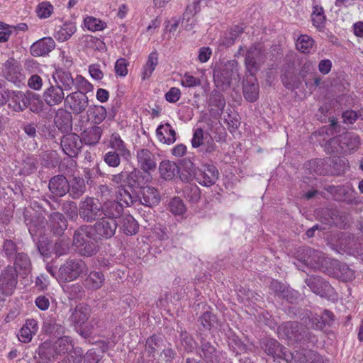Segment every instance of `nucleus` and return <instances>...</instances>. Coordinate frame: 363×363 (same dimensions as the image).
<instances>
[{
	"mask_svg": "<svg viewBox=\"0 0 363 363\" xmlns=\"http://www.w3.org/2000/svg\"><path fill=\"white\" fill-rule=\"evenodd\" d=\"M138 199V205L142 204L151 208L160 203V195L157 189L146 186L141 188Z\"/></svg>",
	"mask_w": 363,
	"mask_h": 363,
	"instance_id": "17",
	"label": "nucleus"
},
{
	"mask_svg": "<svg viewBox=\"0 0 363 363\" xmlns=\"http://www.w3.org/2000/svg\"><path fill=\"white\" fill-rule=\"evenodd\" d=\"M326 17L323 8L319 5L314 4L311 13V21L313 25L319 30H322L325 25Z\"/></svg>",
	"mask_w": 363,
	"mask_h": 363,
	"instance_id": "35",
	"label": "nucleus"
},
{
	"mask_svg": "<svg viewBox=\"0 0 363 363\" xmlns=\"http://www.w3.org/2000/svg\"><path fill=\"white\" fill-rule=\"evenodd\" d=\"M209 134L204 133L201 128H197L194 130L193 138L191 139V145L194 148L201 147L205 143L206 136Z\"/></svg>",
	"mask_w": 363,
	"mask_h": 363,
	"instance_id": "56",
	"label": "nucleus"
},
{
	"mask_svg": "<svg viewBox=\"0 0 363 363\" xmlns=\"http://www.w3.org/2000/svg\"><path fill=\"white\" fill-rule=\"evenodd\" d=\"M38 330V322L34 319H28L18 334V340L24 343L30 342Z\"/></svg>",
	"mask_w": 363,
	"mask_h": 363,
	"instance_id": "25",
	"label": "nucleus"
},
{
	"mask_svg": "<svg viewBox=\"0 0 363 363\" xmlns=\"http://www.w3.org/2000/svg\"><path fill=\"white\" fill-rule=\"evenodd\" d=\"M158 140L167 145H171L176 141V133L169 123L160 125L156 130Z\"/></svg>",
	"mask_w": 363,
	"mask_h": 363,
	"instance_id": "28",
	"label": "nucleus"
},
{
	"mask_svg": "<svg viewBox=\"0 0 363 363\" xmlns=\"http://www.w3.org/2000/svg\"><path fill=\"white\" fill-rule=\"evenodd\" d=\"M91 226L99 238L108 239L115 235L118 223L115 219L102 217Z\"/></svg>",
	"mask_w": 363,
	"mask_h": 363,
	"instance_id": "12",
	"label": "nucleus"
},
{
	"mask_svg": "<svg viewBox=\"0 0 363 363\" xmlns=\"http://www.w3.org/2000/svg\"><path fill=\"white\" fill-rule=\"evenodd\" d=\"M122 229L126 235H135L138 230V225L132 216L127 215L123 218Z\"/></svg>",
	"mask_w": 363,
	"mask_h": 363,
	"instance_id": "43",
	"label": "nucleus"
},
{
	"mask_svg": "<svg viewBox=\"0 0 363 363\" xmlns=\"http://www.w3.org/2000/svg\"><path fill=\"white\" fill-rule=\"evenodd\" d=\"M243 95L249 102H254L258 99L259 84L255 76L246 77L243 83Z\"/></svg>",
	"mask_w": 363,
	"mask_h": 363,
	"instance_id": "23",
	"label": "nucleus"
},
{
	"mask_svg": "<svg viewBox=\"0 0 363 363\" xmlns=\"http://www.w3.org/2000/svg\"><path fill=\"white\" fill-rule=\"evenodd\" d=\"M261 347L267 355L272 356L274 360L285 359L287 351L277 340L265 338L261 342Z\"/></svg>",
	"mask_w": 363,
	"mask_h": 363,
	"instance_id": "15",
	"label": "nucleus"
},
{
	"mask_svg": "<svg viewBox=\"0 0 363 363\" xmlns=\"http://www.w3.org/2000/svg\"><path fill=\"white\" fill-rule=\"evenodd\" d=\"M7 102L9 108L17 113L23 112L29 108L32 112L38 113L42 111L43 107L40 95L30 90L26 92L9 91Z\"/></svg>",
	"mask_w": 363,
	"mask_h": 363,
	"instance_id": "1",
	"label": "nucleus"
},
{
	"mask_svg": "<svg viewBox=\"0 0 363 363\" xmlns=\"http://www.w3.org/2000/svg\"><path fill=\"white\" fill-rule=\"evenodd\" d=\"M121 155L116 151L111 150L103 156L104 162L110 167L116 168L121 164Z\"/></svg>",
	"mask_w": 363,
	"mask_h": 363,
	"instance_id": "52",
	"label": "nucleus"
},
{
	"mask_svg": "<svg viewBox=\"0 0 363 363\" xmlns=\"http://www.w3.org/2000/svg\"><path fill=\"white\" fill-rule=\"evenodd\" d=\"M130 192L126 187L119 188L117 194V199L123 206H130L132 205H138V196H135L133 189Z\"/></svg>",
	"mask_w": 363,
	"mask_h": 363,
	"instance_id": "36",
	"label": "nucleus"
},
{
	"mask_svg": "<svg viewBox=\"0 0 363 363\" xmlns=\"http://www.w3.org/2000/svg\"><path fill=\"white\" fill-rule=\"evenodd\" d=\"M65 214L72 220H76L79 215V208L74 201H67L63 204Z\"/></svg>",
	"mask_w": 363,
	"mask_h": 363,
	"instance_id": "54",
	"label": "nucleus"
},
{
	"mask_svg": "<svg viewBox=\"0 0 363 363\" xmlns=\"http://www.w3.org/2000/svg\"><path fill=\"white\" fill-rule=\"evenodd\" d=\"M128 63L125 58H119L115 63L114 69L117 75L125 77L128 74Z\"/></svg>",
	"mask_w": 363,
	"mask_h": 363,
	"instance_id": "61",
	"label": "nucleus"
},
{
	"mask_svg": "<svg viewBox=\"0 0 363 363\" xmlns=\"http://www.w3.org/2000/svg\"><path fill=\"white\" fill-rule=\"evenodd\" d=\"M136 159L138 166L145 173L150 174L157 168V160L154 153L147 149H140L137 151Z\"/></svg>",
	"mask_w": 363,
	"mask_h": 363,
	"instance_id": "13",
	"label": "nucleus"
},
{
	"mask_svg": "<svg viewBox=\"0 0 363 363\" xmlns=\"http://www.w3.org/2000/svg\"><path fill=\"white\" fill-rule=\"evenodd\" d=\"M76 89L77 91L67 95L64 101V105L65 107L69 108L74 114H79L84 111L88 107L89 99L86 94L91 90Z\"/></svg>",
	"mask_w": 363,
	"mask_h": 363,
	"instance_id": "7",
	"label": "nucleus"
},
{
	"mask_svg": "<svg viewBox=\"0 0 363 363\" xmlns=\"http://www.w3.org/2000/svg\"><path fill=\"white\" fill-rule=\"evenodd\" d=\"M91 309L84 303L77 305L70 316L71 321L76 326H81L86 322L90 316Z\"/></svg>",
	"mask_w": 363,
	"mask_h": 363,
	"instance_id": "27",
	"label": "nucleus"
},
{
	"mask_svg": "<svg viewBox=\"0 0 363 363\" xmlns=\"http://www.w3.org/2000/svg\"><path fill=\"white\" fill-rule=\"evenodd\" d=\"M86 191L84 181L81 177H74L70 184L69 195L73 199H79Z\"/></svg>",
	"mask_w": 363,
	"mask_h": 363,
	"instance_id": "38",
	"label": "nucleus"
},
{
	"mask_svg": "<svg viewBox=\"0 0 363 363\" xmlns=\"http://www.w3.org/2000/svg\"><path fill=\"white\" fill-rule=\"evenodd\" d=\"M113 184L118 186L120 188L125 187L127 184L126 171L123 170L119 173L112 174L110 178Z\"/></svg>",
	"mask_w": 363,
	"mask_h": 363,
	"instance_id": "62",
	"label": "nucleus"
},
{
	"mask_svg": "<svg viewBox=\"0 0 363 363\" xmlns=\"http://www.w3.org/2000/svg\"><path fill=\"white\" fill-rule=\"evenodd\" d=\"M102 129L99 126L94 125L84 130L82 133V141L87 145H95L101 139Z\"/></svg>",
	"mask_w": 363,
	"mask_h": 363,
	"instance_id": "32",
	"label": "nucleus"
},
{
	"mask_svg": "<svg viewBox=\"0 0 363 363\" xmlns=\"http://www.w3.org/2000/svg\"><path fill=\"white\" fill-rule=\"evenodd\" d=\"M102 206L100 202L93 197H86L79 204V216L83 221L92 223L101 215Z\"/></svg>",
	"mask_w": 363,
	"mask_h": 363,
	"instance_id": "6",
	"label": "nucleus"
},
{
	"mask_svg": "<svg viewBox=\"0 0 363 363\" xmlns=\"http://www.w3.org/2000/svg\"><path fill=\"white\" fill-rule=\"evenodd\" d=\"M340 136L334 137L328 140L325 144V150L328 154L339 153L342 151Z\"/></svg>",
	"mask_w": 363,
	"mask_h": 363,
	"instance_id": "53",
	"label": "nucleus"
},
{
	"mask_svg": "<svg viewBox=\"0 0 363 363\" xmlns=\"http://www.w3.org/2000/svg\"><path fill=\"white\" fill-rule=\"evenodd\" d=\"M183 193L185 198L190 202L196 203L200 200L201 191L195 184H186L184 188Z\"/></svg>",
	"mask_w": 363,
	"mask_h": 363,
	"instance_id": "42",
	"label": "nucleus"
},
{
	"mask_svg": "<svg viewBox=\"0 0 363 363\" xmlns=\"http://www.w3.org/2000/svg\"><path fill=\"white\" fill-rule=\"evenodd\" d=\"M181 345L184 350L187 352H191L194 348V341L191 336H190L186 331H181Z\"/></svg>",
	"mask_w": 363,
	"mask_h": 363,
	"instance_id": "58",
	"label": "nucleus"
},
{
	"mask_svg": "<svg viewBox=\"0 0 363 363\" xmlns=\"http://www.w3.org/2000/svg\"><path fill=\"white\" fill-rule=\"evenodd\" d=\"M284 360L288 363H323L321 357L317 352L303 349L294 352H287Z\"/></svg>",
	"mask_w": 363,
	"mask_h": 363,
	"instance_id": "10",
	"label": "nucleus"
},
{
	"mask_svg": "<svg viewBox=\"0 0 363 363\" xmlns=\"http://www.w3.org/2000/svg\"><path fill=\"white\" fill-rule=\"evenodd\" d=\"M101 206V214L103 213L105 216L104 217L116 220L121 216L123 211V203L118 201H106Z\"/></svg>",
	"mask_w": 363,
	"mask_h": 363,
	"instance_id": "26",
	"label": "nucleus"
},
{
	"mask_svg": "<svg viewBox=\"0 0 363 363\" xmlns=\"http://www.w3.org/2000/svg\"><path fill=\"white\" fill-rule=\"evenodd\" d=\"M84 27L91 31H99L104 30L106 23L101 20L93 16H87L84 20Z\"/></svg>",
	"mask_w": 363,
	"mask_h": 363,
	"instance_id": "46",
	"label": "nucleus"
},
{
	"mask_svg": "<svg viewBox=\"0 0 363 363\" xmlns=\"http://www.w3.org/2000/svg\"><path fill=\"white\" fill-rule=\"evenodd\" d=\"M296 46L303 53L315 52L316 49L314 40L308 35H301L296 40Z\"/></svg>",
	"mask_w": 363,
	"mask_h": 363,
	"instance_id": "34",
	"label": "nucleus"
},
{
	"mask_svg": "<svg viewBox=\"0 0 363 363\" xmlns=\"http://www.w3.org/2000/svg\"><path fill=\"white\" fill-rule=\"evenodd\" d=\"M53 6L48 1L40 3L35 9L37 16L40 18H48L53 13Z\"/></svg>",
	"mask_w": 363,
	"mask_h": 363,
	"instance_id": "51",
	"label": "nucleus"
},
{
	"mask_svg": "<svg viewBox=\"0 0 363 363\" xmlns=\"http://www.w3.org/2000/svg\"><path fill=\"white\" fill-rule=\"evenodd\" d=\"M105 277L101 272L91 271L84 281V286L88 290L96 291L102 287Z\"/></svg>",
	"mask_w": 363,
	"mask_h": 363,
	"instance_id": "29",
	"label": "nucleus"
},
{
	"mask_svg": "<svg viewBox=\"0 0 363 363\" xmlns=\"http://www.w3.org/2000/svg\"><path fill=\"white\" fill-rule=\"evenodd\" d=\"M278 335L280 338L299 342L306 337L307 331L301 323L286 322L279 326Z\"/></svg>",
	"mask_w": 363,
	"mask_h": 363,
	"instance_id": "8",
	"label": "nucleus"
},
{
	"mask_svg": "<svg viewBox=\"0 0 363 363\" xmlns=\"http://www.w3.org/2000/svg\"><path fill=\"white\" fill-rule=\"evenodd\" d=\"M159 172L164 179L171 180L179 172V167L174 162L164 160L160 164Z\"/></svg>",
	"mask_w": 363,
	"mask_h": 363,
	"instance_id": "33",
	"label": "nucleus"
},
{
	"mask_svg": "<svg viewBox=\"0 0 363 363\" xmlns=\"http://www.w3.org/2000/svg\"><path fill=\"white\" fill-rule=\"evenodd\" d=\"M48 225L54 234L60 235L67 229L65 217L59 212H53L49 216Z\"/></svg>",
	"mask_w": 363,
	"mask_h": 363,
	"instance_id": "24",
	"label": "nucleus"
},
{
	"mask_svg": "<svg viewBox=\"0 0 363 363\" xmlns=\"http://www.w3.org/2000/svg\"><path fill=\"white\" fill-rule=\"evenodd\" d=\"M91 115L93 121L96 124H99L106 118V110L104 106H96L93 109Z\"/></svg>",
	"mask_w": 363,
	"mask_h": 363,
	"instance_id": "60",
	"label": "nucleus"
},
{
	"mask_svg": "<svg viewBox=\"0 0 363 363\" xmlns=\"http://www.w3.org/2000/svg\"><path fill=\"white\" fill-rule=\"evenodd\" d=\"M208 104L222 111L225 106V101L223 96L218 91H213L210 95Z\"/></svg>",
	"mask_w": 363,
	"mask_h": 363,
	"instance_id": "55",
	"label": "nucleus"
},
{
	"mask_svg": "<svg viewBox=\"0 0 363 363\" xmlns=\"http://www.w3.org/2000/svg\"><path fill=\"white\" fill-rule=\"evenodd\" d=\"M305 282L313 293L320 296H324L331 288L329 283L320 277H310Z\"/></svg>",
	"mask_w": 363,
	"mask_h": 363,
	"instance_id": "21",
	"label": "nucleus"
},
{
	"mask_svg": "<svg viewBox=\"0 0 363 363\" xmlns=\"http://www.w3.org/2000/svg\"><path fill=\"white\" fill-rule=\"evenodd\" d=\"M52 79L56 85L62 90L68 91L73 88L84 90H93V86L84 77L77 74L73 77L71 72L62 69H56L52 74Z\"/></svg>",
	"mask_w": 363,
	"mask_h": 363,
	"instance_id": "3",
	"label": "nucleus"
},
{
	"mask_svg": "<svg viewBox=\"0 0 363 363\" xmlns=\"http://www.w3.org/2000/svg\"><path fill=\"white\" fill-rule=\"evenodd\" d=\"M168 209L174 215L182 216L186 211V207L179 197H174L170 199L168 204Z\"/></svg>",
	"mask_w": 363,
	"mask_h": 363,
	"instance_id": "45",
	"label": "nucleus"
},
{
	"mask_svg": "<svg viewBox=\"0 0 363 363\" xmlns=\"http://www.w3.org/2000/svg\"><path fill=\"white\" fill-rule=\"evenodd\" d=\"M43 328L46 333L52 334L56 337L64 333V327L53 319L45 321Z\"/></svg>",
	"mask_w": 363,
	"mask_h": 363,
	"instance_id": "48",
	"label": "nucleus"
},
{
	"mask_svg": "<svg viewBox=\"0 0 363 363\" xmlns=\"http://www.w3.org/2000/svg\"><path fill=\"white\" fill-rule=\"evenodd\" d=\"M64 91L58 85L50 84L43 94V100L49 106H57L65 101Z\"/></svg>",
	"mask_w": 363,
	"mask_h": 363,
	"instance_id": "18",
	"label": "nucleus"
},
{
	"mask_svg": "<svg viewBox=\"0 0 363 363\" xmlns=\"http://www.w3.org/2000/svg\"><path fill=\"white\" fill-rule=\"evenodd\" d=\"M55 47V43L51 38H43L35 42L30 48V54L34 57L48 55Z\"/></svg>",
	"mask_w": 363,
	"mask_h": 363,
	"instance_id": "19",
	"label": "nucleus"
},
{
	"mask_svg": "<svg viewBox=\"0 0 363 363\" xmlns=\"http://www.w3.org/2000/svg\"><path fill=\"white\" fill-rule=\"evenodd\" d=\"M54 350L56 354H65L73 348L72 340L69 336H63L55 341Z\"/></svg>",
	"mask_w": 363,
	"mask_h": 363,
	"instance_id": "40",
	"label": "nucleus"
},
{
	"mask_svg": "<svg viewBox=\"0 0 363 363\" xmlns=\"http://www.w3.org/2000/svg\"><path fill=\"white\" fill-rule=\"evenodd\" d=\"M243 33V28L240 26H235L225 33V36L221 39V44L229 47L234 44L235 40L239 35Z\"/></svg>",
	"mask_w": 363,
	"mask_h": 363,
	"instance_id": "41",
	"label": "nucleus"
},
{
	"mask_svg": "<svg viewBox=\"0 0 363 363\" xmlns=\"http://www.w3.org/2000/svg\"><path fill=\"white\" fill-rule=\"evenodd\" d=\"M229 346L237 354L246 352V345L238 337H233L229 343Z\"/></svg>",
	"mask_w": 363,
	"mask_h": 363,
	"instance_id": "63",
	"label": "nucleus"
},
{
	"mask_svg": "<svg viewBox=\"0 0 363 363\" xmlns=\"http://www.w3.org/2000/svg\"><path fill=\"white\" fill-rule=\"evenodd\" d=\"M76 32V26L72 22H66L57 31L55 38L62 42L67 40Z\"/></svg>",
	"mask_w": 363,
	"mask_h": 363,
	"instance_id": "39",
	"label": "nucleus"
},
{
	"mask_svg": "<svg viewBox=\"0 0 363 363\" xmlns=\"http://www.w3.org/2000/svg\"><path fill=\"white\" fill-rule=\"evenodd\" d=\"M86 272L87 267L82 259H69L59 269L57 279L62 282L72 281Z\"/></svg>",
	"mask_w": 363,
	"mask_h": 363,
	"instance_id": "5",
	"label": "nucleus"
},
{
	"mask_svg": "<svg viewBox=\"0 0 363 363\" xmlns=\"http://www.w3.org/2000/svg\"><path fill=\"white\" fill-rule=\"evenodd\" d=\"M234 63H230L226 65L221 71H215L213 78L215 82L218 84L217 86L223 85L225 86H230L232 80L236 79L238 76V71L234 70L233 67Z\"/></svg>",
	"mask_w": 363,
	"mask_h": 363,
	"instance_id": "20",
	"label": "nucleus"
},
{
	"mask_svg": "<svg viewBox=\"0 0 363 363\" xmlns=\"http://www.w3.org/2000/svg\"><path fill=\"white\" fill-rule=\"evenodd\" d=\"M182 85L184 87L191 88L198 86L201 84V80L189 73H185L182 79Z\"/></svg>",
	"mask_w": 363,
	"mask_h": 363,
	"instance_id": "59",
	"label": "nucleus"
},
{
	"mask_svg": "<svg viewBox=\"0 0 363 363\" xmlns=\"http://www.w3.org/2000/svg\"><path fill=\"white\" fill-rule=\"evenodd\" d=\"M72 240L73 246L81 256L91 257L99 250V246L93 238L91 225H82L75 230Z\"/></svg>",
	"mask_w": 363,
	"mask_h": 363,
	"instance_id": "2",
	"label": "nucleus"
},
{
	"mask_svg": "<svg viewBox=\"0 0 363 363\" xmlns=\"http://www.w3.org/2000/svg\"><path fill=\"white\" fill-rule=\"evenodd\" d=\"M54 351V348L50 347L47 344L41 345L38 348V354L41 363H49L54 361L55 359Z\"/></svg>",
	"mask_w": 363,
	"mask_h": 363,
	"instance_id": "47",
	"label": "nucleus"
},
{
	"mask_svg": "<svg viewBox=\"0 0 363 363\" xmlns=\"http://www.w3.org/2000/svg\"><path fill=\"white\" fill-rule=\"evenodd\" d=\"M219 177V172L216 166L211 164H203L194 171V178L201 185L213 186Z\"/></svg>",
	"mask_w": 363,
	"mask_h": 363,
	"instance_id": "9",
	"label": "nucleus"
},
{
	"mask_svg": "<svg viewBox=\"0 0 363 363\" xmlns=\"http://www.w3.org/2000/svg\"><path fill=\"white\" fill-rule=\"evenodd\" d=\"M18 282V275L15 267L9 266L3 270L0 276V291L5 295H11Z\"/></svg>",
	"mask_w": 363,
	"mask_h": 363,
	"instance_id": "11",
	"label": "nucleus"
},
{
	"mask_svg": "<svg viewBox=\"0 0 363 363\" xmlns=\"http://www.w3.org/2000/svg\"><path fill=\"white\" fill-rule=\"evenodd\" d=\"M265 59L264 51L259 43L252 45L246 51L245 66L246 72L250 77H255L260 69Z\"/></svg>",
	"mask_w": 363,
	"mask_h": 363,
	"instance_id": "4",
	"label": "nucleus"
},
{
	"mask_svg": "<svg viewBox=\"0 0 363 363\" xmlns=\"http://www.w3.org/2000/svg\"><path fill=\"white\" fill-rule=\"evenodd\" d=\"M340 143L342 151L348 152L357 150L360 144L359 137L353 133H346L340 135Z\"/></svg>",
	"mask_w": 363,
	"mask_h": 363,
	"instance_id": "30",
	"label": "nucleus"
},
{
	"mask_svg": "<svg viewBox=\"0 0 363 363\" xmlns=\"http://www.w3.org/2000/svg\"><path fill=\"white\" fill-rule=\"evenodd\" d=\"M15 265L21 269L28 271L31 267V262L25 253H18L15 258Z\"/></svg>",
	"mask_w": 363,
	"mask_h": 363,
	"instance_id": "57",
	"label": "nucleus"
},
{
	"mask_svg": "<svg viewBox=\"0 0 363 363\" xmlns=\"http://www.w3.org/2000/svg\"><path fill=\"white\" fill-rule=\"evenodd\" d=\"M157 64V53L156 52H152L149 55L147 62L143 67V79H145L151 76Z\"/></svg>",
	"mask_w": 363,
	"mask_h": 363,
	"instance_id": "44",
	"label": "nucleus"
},
{
	"mask_svg": "<svg viewBox=\"0 0 363 363\" xmlns=\"http://www.w3.org/2000/svg\"><path fill=\"white\" fill-rule=\"evenodd\" d=\"M127 185L130 190L137 184H140L142 172L138 168L134 167L131 171H126Z\"/></svg>",
	"mask_w": 363,
	"mask_h": 363,
	"instance_id": "50",
	"label": "nucleus"
},
{
	"mask_svg": "<svg viewBox=\"0 0 363 363\" xmlns=\"http://www.w3.org/2000/svg\"><path fill=\"white\" fill-rule=\"evenodd\" d=\"M2 72L5 78L11 82H15L21 74L19 62L13 57H9L2 67Z\"/></svg>",
	"mask_w": 363,
	"mask_h": 363,
	"instance_id": "22",
	"label": "nucleus"
},
{
	"mask_svg": "<svg viewBox=\"0 0 363 363\" xmlns=\"http://www.w3.org/2000/svg\"><path fill=\"white\" fill-rule=\"evenodd\" d=\"M60 144L63 152L67 155L73 157L78 155L82 143L78 135L69 133L62 138Z\"/></svg>",
	"mask_w": 363,
	"mask_h": 363,
	"instance_id": "14",
	"label": "nucleus"
},
{
	"mask_svg": "<svg viewBox=\"0 0 363 363\" xmlns=\"http://www.w3.org/2000/svg\"><path fill=\"white\" fill-rule=\"evenodd\" d=\"M48 189L54 196L62 197L69 192L70 184L65 176L58 174L50 178Z\"/></svg>",
	"mask_w": 363,
	"mask_h": 363,
	"instance_id": "16",
	"label": "nucleus"
},
{
	"mask_svg": "<svg viewBox=\"0 0 363 363\" xmlns=\"http://www.w3.org/2000/svg\"><path fill=\"white\" fill-rule=\"evenodd\" d=\"M326 320L318 315H311L303 319V323L308 328L322 329L325 325Z\"/></svg>",
	"mask_w": 363,
	"mask_h": 363,
	"instance_id": "49",
	"label": "nucleus"
},
{
	"mask_svg": "<svg viewBox=\"0 0 363 363\" xmlns=\"http://www.w3.org/2000/svg\"><path fill=\"white\" fill-rule=\"evenodd\" d=\"M43 84V79L38 74L31 75L28 80V86L35 91H39L41 89Z\"/></svg>",
	"mask_w": 363,
	"mask_h": 363,
	"instance_id": "64",
	"label": "nucleus"
},
{
	"mask_svg": "<svg viewBox=\"0 0 363 363\" xmlns=\"http://www.w3.org/2000/svg\"><path fill=\"white\" fill-rule=\"evenodd\" d=\"M110 144L111 147L115 150L114 151L119 153L122 157L128 159L130 157V150L126 147L125 143L119 135L113 134L110 140Z\"/></svg>",
	"mask_w": 363,
	"mask_h": 363,
	"instance_id": "37",
	"label": "nucleus"
},
{
	"mask_svg": "<svg viewBox=\"0 0 363 363\" xmlns=\"http://www.w3.org/2000/svg\"><path fill=\"white\" fill-rule=\"evenodd\" d=\"M201 352L200 355L206 363H219L220 357L218 352L210 342L202 340Z\"/></svg>",
	"mask_w": 363,
	"mask_h": 363,
	"instance_id": "31",
	"label": "nucleus"
}]
</instances>
